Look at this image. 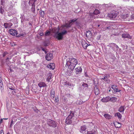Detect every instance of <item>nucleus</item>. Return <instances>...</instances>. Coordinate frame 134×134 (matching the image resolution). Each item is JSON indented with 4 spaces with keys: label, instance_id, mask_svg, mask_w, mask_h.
<instances>
[{
    "label": "nucleus",
    "instance_id": "nucleus-44",
    "mask_svg": "<svg viewBox=\"0 0 134 134\" xmlns=\"http://www.w3.org/2000/svg\"><path fill=\"white\" fill-rule=\"evenodd\" d=\"M117 87V86L114 85H112L111 86V88H112L113 90L115 89V88H116Z\"/></svg>",
    "mask_w": 134,
    "mask_h": 134
},
{
    "label": "nucleus",
    "instance_id": "nucleus-16",
    "mask_svg": "<svg viewBox=\"0 0 134 134\" xmlns=\"http://www.w3.org/2000/svg\"><path fill=\"white\" fill-rule=\"evenodd\" d=\"M110 97L108 96L106 97H103L101 99V101L104 102H107L109 101Z\"/></svg>",
    "mask_w": 134,
    "mask_h": 134
},
{
    "label": "nucleus",
    "instance_id": "nucleus-43",
    "mask_svg": "<svg viewBox=\"0 0 134 134\" xmlns=\"http://www.w3.org/2000/svg\"><path fill=\"white\" fill-rule=\"evenodd\" d=\"M52 76V75L51 74H50V75H49V76L47 79V81H50V80H51V77Z\"/></svg>",
    "mask_w": 134,
    "mask_h": 134
},
{
    "label": "nucleus",
    "instance_id": "nucleus-21",
    "mask_svg": "<svg viewBox=\"0 0 134 134\" xmlns=\"http://www.w3.org/2000/svg\"><path fill=\"white\" fill-rule=\"evenodd\" d=\"M114 125L115 127L116 128H120L121 126V125L120 123L117 122H116L114 123Z\"/></svg>",
    "mask_w": 134,
    "mask_h": 134
},
{
    "label": "nucleus",
    "instance_id": "nucleus-64",
    "mask_svg": "<svg viewBox=\"0 0 134 134\" xmlns=\"http://www.w3.org/2000/svg\"><path fill=\"white\" fill-rule=\"evenodd\" d=\"M31 1H30V0L29 1V4L30 5V4H32V3H31L30 2Z\"/></svg>",
    "mask_w": 134,
    "mask_h": 134
},
{
    "label": "nucleus",
    "instance_id": "nucleus-31",
    "mask_svg": "<svg viewBox=\"0 0 134 134\" xmlns=\"http://www.w3.org/2000/svg\"><path fill=\"white\" fill-rule=\"evenodd\" d=\"M75 22V24L77 26V27L79 29H80L81 28V26H80V24L79 22H78L77 21V20Z\"/></svg>",
    "mask_w": 134,
    "mask_h": 134
},
{
    "label": "nucleus",
    "instance_id": "nucleus-18",
    "mask_svg": "<svg viewBox=\"0 0 134 134\" xmlns=\"http://www.w3.org/2000/svg\"><path fill=\"white\" fill-rule=\"evenodd\" d=\"M122 36L124 38H127L129 39L131 38L132 37L128 34H122Z\"/></svg>",
    "mask_w": 134,
    "mask_h": 134
},
{
    "label": "nucleus",
    "instance_id": "nucleus-7",
    "mask_svg": "<svg viewBox=\"0 0 134 134\" xmlns=\"http://www.w3.org/2000/svg\"><path fill=\"white\" fill-rule=\"evenodd\" d=\"M107 46L111 48V49L114 51H115V48L117 49V50H118L119 48L118 46L116 44L114 43H110Z\"/></svg>",
    "mask_w": 134,
    "mask_h": 134
},
{
    "label": "nucleus",
    "instance_id": "nucleus-46",
    "mask_svg": "<svg viewBox=\"0 0 134 134\" xmlns=\"http://www.w3.org/2000/svg\"><path fill=\"white\" fill-rule=\"evenodd\" d=\"M54 101L55 102H58L59 101V98H58V97H56L55 98V100Z\"/></svg>",
    "mask_w": 134,
    "mask_h": 134
},
{
    "label": "nucleus",
    "instance_id": "nucleus-23",
    "mask_svg": "<svg viewBox=\"0 0 134 134\" xmlns=\"http://www.w3.org/2000/svg\"><path fill=\"white\" fill-rule=\"evenodd\" d=\"M96 131L94 129H92L91 130L90 129L89 131H87V134H95Z\"/></svg>",
    "mask_w": 134,
    "mask_h": 134
},
{
    "label": "nucleus",
    "instance_id": "nucleus-49",
    "mask_svg": "<svg viewBox=\"0 0 134 134\" xmlns=\"http://www.w3.org/2000/svg\"><path fill=\"white\" fill-rule=\"evenodd\" d=\"M48 42H46V41H45L44 42V46H47L48 45Z\"/></svg>",
    "mask_w": 134,
    "mask_h": 134
},
{
    "label": "nucleus",
    "instance_id": "nucleus-33",
    "mask_svg": "<svg viewBox=\"0 0 134 134\" xmlns=\"http://www.w3.org/2000/svg\"><path fill=\"white\" fill-rule=\"evenodd\" d=\"M98 80L97 78H95L94 80V83L95 85H97L98 84Z\"/></svg>",
    "mask_w": 134,
    "mask_h": 134
},
{
    "label": "nucleus",
    "instance_id": "nucleus-34",
    "mask_svg": "<svg viewBox=\"0 0 134 134\" xmlns=\"http://www.w3.org/2000/svg\"><path fill=\"white\" fill-rule=\"evenodd\" d=\"M2 79H1L0 78V87H1V90H3V82L1 81Z\"/></svg>",
    "mask_w": 134,
    "mask_h": 134
},
{
    "label": "nucleus",
    "instance_id": "nucleus-6",
    "mask_svg": "<svg viewBox=\"0 0 134 134\" xmlns=\"http://www.w3.org/2000/svg\"><path fill=\"white\" fill-rule=\"evenodd\" d=\"M27 1H23V3L22 4V7L23 9L24 12H27V7L28 6L27 5Z\"/></svg>",
    "mask_w": 134,
    "mask_h": 134
},
{
    "label": "nucleus",
    "instance_id": "nucleus-38",
    "mask_svg": "<svg viewBox=\"0 0 134 134\" xmlns=\"http://www.w3.org/2000/svg\"><path fill=\"white\" fill-rule=\"evenodd\" d=\"M24 34H23V33H20V34H19L18 33V34L16 35V37H20L21 36L23 37L24 36Z\"/></svg>",
    "mask_w": 134,
    "mask_h": 134
},
{
    "label": "nucleus",
    "instance_id": "nucleus-2",
    "mask_svg": "<svg viewBox=\"0 0 134 134\" xmlns=\"http://www.w3.org/2000/svg\"><path fill=\"white\" fill-rule=\"evenodd\" d=\"M67 33V31L65 30H64L63 31L59 32L58 30H57V32H56L54 35V37L59 40H62L63 37V36Z\"/></svg>",
    "mask_w": 134,
    "mask_h": 134
},
{
    "label": "nucleus",
    "instance_id": "nucleus-30",
    "mask_svg": "<svg viewBox=\"0 0 134 134\" xmlns=\"http://www.w3.org/2000/svg\"><path fill=\"white\" fill-rule=\"evenodd\" d=\"M124 110V107L123 106H121V107L119 108L118 109V111L121 113L122 112H123Z\"/></svg>",
    "mask_w": 134,
    "mask_h": 134
},
{
    "label": "nucleus",
    "instance_id": "nucleus-61",
    "mask_svg": "<svg viewBox=\"0 0 134 134\" xmlns=\"http://www.w3.org/2000/svg\"><path fill=\"white\" fill-rule=\"evenodd\" d=\"M3 119H1V120H0V124H1V123H2L3 122Z\"/></svg>",
    "mask_w": 134,
    "mask_h": 134
},
{
    "label": "nucleus",
    "instance_id": "nucleus-27",
    "mask_svg": "<svg viewBox=\"0 0 134 134\" xmlns=\"http://www.w3.org/2000/svg\"><path fill=\"white\" fill-rule=\"evenodd\" d=\"M51 96L53 97V98H54L55 97V92L53 89H52L51 92Z\"/></svg>",
    "mask_w": 134,
    "mask_h": 134
},
{
    "label": "nucleus",
    "instance_id": "nucleus-47",
    "mask_svg": "<svg viewBox=\"0 0 134 134\" xmlns=\"http://www.w3.org/2000/svg\"><path fill=\"white\" fill-rule=\"evenodd\" d=\"M67 31V32H74V30L72 28L71 29H70L69 30H68Z\"/></svg>",
    "mask_w": 134,
    "mask_h": 134
},
{
    "label": "nucleus",
    "instance_id": "nucleus-40",
    "mask_svg": "<svg viewBox=\"0 0 134 134\" xmlns=\"http://www.w3.org/2000/svg\"><path fill=\"white\" fill-rule=\"evenodd\" d=\"M4 26L5 27L6 29L8 28V27L9 26L8 23H4Z\"/></svg>",
    "mask_w": 134,
    "mask_h": 134
},
{
    "label": "nucleus",
    "instance_id": "nucleus-39",
    "mask_svg": "<svg viewBox=\"0 0 134 134\" xmlns=\"http://www.w3.org/2000/svg\"><path fill=\"white\" fill-rule=\"evenodd\" d=\"M33 110L37 113H38V109L36 108V107H33L32 108Z\"/></svg>",
    "mask_w": 134,
    "mask_h": 134
},
{
    "label": "nucleus",
    "instance_id": "nucleus-9",
    "mask_svg": "<svg viewBox=\"0 0 134 134\" xmlns=\"http://www.w3.org/2000/svg\"><path fill=\"white\" fill-rule=\"evenodd\" d=\"M52 54L51 53H48L46 54V55L45 56V58L46 60L48 61H49L52 58Z\"/></svg>",
    "mask_w": 134,
    "mask_h": 134
},
{
    "label": "nucleus",
    "instance_id": "nucleus-29",
    "mask_svg": "<svg viewBox=\"0 0 134 134\" xmlns=\"http://www.w3.org/2000/svg\"><path fill=\"white\" fill-rule=\"evenodd\" d=\"M45 13L44 11L42 10H40V14L41 17L42 18H44Z\"/></svg>",
    "mask_w": 134,
    "mask_h": 134
},
{
    "label": "nucleus",
    "instance_id": "nucleus-56",
    "mask_svg": "<svg viewBox=\"0 0 134 134\" xmlns=\"http://www.w3.org/2000/svg\"><path fill=\"white\" fill-rule=\"evenodd\" d=\"M59 29H54V32H57V30H58V31H59Z\"/></svg>",
    "mask_w": 134,
    "mask_h": 134
},
{
    "label": "nucleus",
    "instance_id": "nucleus-26",
    "mask_svg": "<svg viewBox=\"0 0 134 134\" xmlns=\"http://www.w3.org/2000/svg\"><path fill=\"white\" fill-rule=\"evenodd\" d=\"M117 99V98L114 97H112L111 98H110V97L109 99V101H110L113 102H114L116 101Z\"/></svg>",
    "mask_w": 134,
    "mask_h": 134
},
{
    "label": "nucleus",
    "instance_id": "nucleus-12",
    "mask_svg": "<svg viewBox=\"0 0 134 134\" xmlns=\"http://www.w3.org/2000/svg\"><path fill=\"white\" fill-rule=\"evenodd\" d=\"M75 70H76V74H79L82 72V69L79 66L75 68Z\"/></svg>",
    "mask_w": 134,
    "mask_h": 134
},
{
    "label": "nucleus",
    "instance_id": "nucleus-5",
    "mask_svg": "<svg viewBox=\"0 0 134 134\" xmlns=\"http://www.w3.org/2000/svg\"><path fill=\"white\" fill-rule=\"evenodd\" d=\"M118 13L115 11L111 12L108 14L107 16L110 18L114 19L115 18L117 15Z\"/></svg>",
    "mask_w": 134,
    "mask_h": 134
},
{
    "label": "nucleus",
    "instance_id": "nucleus-35",
    "mask_svg": "<svg viewBox=\"0 0 134 134\" xmlns=\"http://www.w3.org/2000/svg\"><path fill=\"white\" fill-rule=\"evenodd\" d=\"M99 11L97 9H96L94 12L93 13L95 15H97L99 13Z\"/></svg>",
    "mask_w": 134,
    "mask_h": 134
},
{
    "label": "nucleus",
    "instance_id": "nucleus-25",
    "mask_svg": "<svg viewBox=\"0 0 134 134\" xmlns=\"http://www.w3.org/2000/svg\"><path fill=\"white\" fill-rule=\"evenodd\" d=\"M115 116H117L119 119H121L122 117V115L119 112H118L115 114Z\"/></svg>",
    "mask_w": 134,
    "mask_h": 134
},
{
    "label": "nucleus",
    "instance_id": "nucleus-41",
    "mask_svg": "<svg viewBox=\"0 0 134 134\" xmlns=\"http://www.w3.org/2000/svg\"><path fill=\"white\" fill-rule=\"evenodd\" d=\"M105 6L107 7H111L112 6L110 4H105Z\"/></svg>",
    "mask_w": 134,
    "mask_h": 134
},
{
    "label": "nucleus",
    "instance_id": "nucleus-11",
    "mask_svg": "<svg viewBox=\"0 0 134 134\" xmlns=\"http://www.w3.org/2000/svg\"><path fill=\"white\" fill-rule=\"evenodd\" d=\"M35 3L34 2L32 4V7L31 8V12L34 13L33 14V15H34V16H36V14L35 12Z\"/></svg>",
    "mask_w": 134,
    "mask_h": 134
},
{
    "label": "nucleus",
    "instance_id": "nucleus-17",
    "mask_svg": "<svg viewBox=\"0 0 134 134\" xmlns=\"http://www.w3.org/2000/svg\"><path fill=\"white\" fill-rule=\"evenodd\" d=\"M71 119L70 118H69V117H68L65 120V123L66 124H71L72 123V121Z\"/></svg>",
    "mask_w": 134,
    "mask_h": 134
},
{
    "label": "nucleus",
    "instance_id": "nucleus-15",
    "mask_svg": "<svg viewBox=\"0 0 134 134\" xmlns=\"http://www.w3.org/2000/svg\"><path fill=\"white\" fill-rule=\"evenodd\" d=\"M86 37L88 38H91L92 37V33L90 31H88L86 32Z\"/></svg>",
    "mask_w": 134,
    "mask_h": 134
},
{
    "label": "nucleus",
    "instance_id": "nucleus-62",
    "mask_svg": "<svg viewBox=\"0 0 134 134\" xmlns=\"http://www.w3.org/2000/svg\"><path fill=\"white\" fill-rule=\"evenodd\" d=\"M111 26H109L108 27H106V29H110L111 28Z\"/></svg>",
    "mask_w": 134,
    "mask_h": 134
},
{
    "label": "nucleus",
    "instance_id": "nucleus-24",
    "mask_svg": "<svg viewBox=\"0 0 134 134\" xmlns=\"http://www.w3.org/2000/svg\"><path fill=\"white\" fill-rule=\"evenodd\" d=\"M82 46L85 49H86L87 47L89 46L90 45V44L88 45L85 42H83L82 44Z\"/></svg>",
    "mask_w": 134,
    "mask_h": 134
},
{
    "label": "nucleus",
    "instance_id": "nucleus-10",
    "mask_svg": "<svg viewBox=\"0 0 134 134\" xmlns=\"http://www.w3.org/2000/svg\"><path fill=\"white\" fill-rule=\"evenodd\" d=\"M87 126L86 125H83L81 126L80 129V132L81 133H85L86 134V131H85L87 129Z\"/></svg>",
    "mask_w": 134,
    "mask_h": 134
},
{
    "label": "nucleus",
    "instance_id": "nucleus-50",
    "mask_svg": "<svg viewBox=\"0 0 134 134\" xmlns=\"http://www.w3.org/2000/svg\"><path fill=\"white\" fill-rule=\"evenodd\" d=\"M4 10L3 9H0V12L1 14H3L4 12Z\"/></svg>",
    "mask_w": 134,
    "mask_h": 134
},
{
    "label": "nucleus",
    "instance_id": "nucleus-37",
    "mask_svg": "<svg viewBox=\"0 0 134 134\" xmlns=\"http://www.w3.org/2000/svg\"><path fill=\"white\" fill-rule=\"evenodd\" d=\"M120 91H121L120 90H119L118 88H116L114 90L113 92L114 93H115L116 92H119Z\"/></svg>",
    "mask_w": 134,
    "mask_h": 134
},
{
    "label": "nucleus",
    "instance_id": "nucleus-1",
    "mask_svg": "<svg viewBox=\"0 0 134 134\" xmlns=\"http://www.w3.org/2000/svg\"><path fill=\"white\" fill-rule=\"evenodd\" d=\"M78 63L77 60L73 58H70L68 60H66V66H68L69 69L70 70V73L72 72L76 65Z\"/></svg>",
    "mask_w": 134,
    "mask_h": 134
},
{
    "label": "nucleus",
    "instance_id": "nucleus-52",
    "mask_svg": "<svg viewBox=\"0 0 134 134\" xmlns=\"http://www.w3.org/2000/svg\"><path fill=\"white\" fill-rule=\"evenodd\" d=\"M65 85H68V86H70V83H69V82H65Z\"/></svg>",
    "mask_w": 134,
    "mask_h": 134
},
{
    "label": "nucleus",
    "instance_id": "nucleus-48",
    "mask_svg": "<svg viewBox=\"0 0 134 134\" xmlns=\"http://www.w3.org/2000/svg\"><path fill=\"white\" fill-rule=\"evenodd\" d=\"M12 65H11L10 67L8 68V70H10V72H12L14 71L11 69V66H12Z\"/></svg>",
    "mask_w": 134,
    "mask_h": 134
},
{
    "label": "nucleus",
    "instance_id": "nucleus-20",
    "mask_svg": "<svg viewBox=\"0 0 134 134\" xmlns=\"http://www.w3.org/2000/svg\"><path fill=\"white\" fill-rule=\"evenodd\" d=\"M47 67L48 68L53 70L55 68L54 65V63H50L49 64L47 65Z\"/></svg>",
    "mask_w": 134,
    "mask_h": 134
},
{
    "label": "nucleus",
    "instance_id": "nucleus-63",
    "mask_svg": "<svg viewBox=\"0 0 134 134\" xmlns=\"http://www.w3.org/2000/svg\"><path fill=\"white\" fill-rule=\"evenodd\" d=\"M30 1H33L35 3V2L37 0H30Z\"/></svg>",
    "mask_w": 134,
    "mask_h": 134
},
{
    "label": "nucleus",
    "instance_id": "nucleus-13",
    "mask_svg": "<svg viewBox=\"0 0 134 134\" xmlns=\"http://www.w3.org/2000/svg\"><path fill=\"white\" fill-rule=\"evenodd\" d=\"M94 92L96 95H98L100 93L99 90L97 86V85H95L94 88Z\"/></svg>",
    "mask_w": 134,
    "mask_h": 134
},
{
    "label": "nucleus",
    "instance_id": "nucleus-14",
    "mask_svg": "<svg viewBox=\"0 0 134 134\" xmlns=\"http://www.w3.org/2000/svg\"><path fill=\"white\" fill-rule=\"evenodd\" d=\"M109 77V75L106 76L104 77V78H102V79H103L107 83H109L110 82V80L108 79Z\"/></svg>",
    "mask_w": 134,
    "mask_h": 134
},
{
    "label": "nucleus",
    "instance_id": "nucleus-55",
    "mask_svg": "<svg viewBox=\"0 0 134 134\" xmlns=\"http://www.w3.org/2000/svg\"><path fill=\"white\" fill-rule=\"evenodd\" d=\"M131 18H132V20H134V14H133L131 16Z\"/></svg>",
    "mask_w": 134,
    "mask_h": 134
},
{
    "label": "nucleus",
    "instance_id": "nucleus-32",
    "mask_svg": "<svg viewBox=\"0 0 134 134\" xmlns=\"http://www.w3.org/2000/svg\"><path fill=\"white\" fill-rule=\"evenodd\" d=\"M95 15L93 13H91L90 14L89 16L90 18H96L95 16Z\"/></svg>",
    "mask_w": 134,
    "mask_h": 134
},
{
    "label": "nucleus",
    "instance_id": "nucleus-59",
    "mask_svg": "<svg viewBox=\"0 0 134 134\" xmlns=\"http://www.w3.org/2000/svg\"><path fill=\"white\" fill-rule=\"evenodd\" d=\"M1 4H2L3 5V0H1Z\"/></svg>",
    "mask_w": 134,
    "mask_h": 134
},
{
    "label": "nucleus",
    "instance_id": "nucleus-42",
    "mask_svg": "<svg viewBox=\"0 0 134 134\" xmlns=\"http://www.w3.org/2000/svg\"><path fill=\"white\" fill-rule=\"evenodd\" d=\"M82 86H83L84 87H88V84L87 83H83L82 84Z\"/></svg>",
    "mask_w": 134,
    "mask_h": 134
},
{
    "label": "nucleus",
    "instance_id": "nucleus-19",
    "mask_svg": "<svg viewBox=\"0 0 134 134\" xmlns=\"http://www.w3.org/2000/svg\"><path fill=\"white\" fill-rule=\"evenodd\" d=\"M38 86L40 87H45L47 86V85L45 83L43 82H40L38 84Z\"/></svg>",
    "mask_w": 134,
    "mask_h": 134
},
{
    "label": "nucleus",
    "instance_id": "nucleus-3",
    "mask_svg": "<svg viewBox=\"0 0 134 134\" xmlns=\"http://www.w3.org/2000/svg\"><path fill=\"white\" fill-rule=\"evenodd\" d=\"M78 19L75 18L74 19L69 20L67 23H65L64 24L62 25V27L63 28L66 27V29L69 28L71 27L73 23L75 22Z\"/></svg>",
    "mask_w": 134,
    "mask_h": 134
},
{
    "label": "nucleus",
    "instance_id": "nucleus-4",
    "mask_svg": "<svg viewBox=\"0 0 134 134\" xmlns=\"http://www.w3.org/2000/svg\"><path fill=\"white\" fill-rule=\"evenodd\" d=\"M47 124L50 127L55 128L57 126V123L54 121L49 119L47 121Z\"/></svg>",
    "mask_w": 134,
    "mask_h": 134
},
{
    "label": "nucleus",
    "instance_id": "nucleus-58",
    "mask_svg": "<svg viewBox=\"0 0 134 134\" xmlns=\"http://www.w3.org/2000/svg\"><path fill=\"white\" fill-rule=\"evenodd\" d=\"M13 123V120H12L11 121V122L10 124V127H11L12 126Z\"/></svg>",
    "mask_w": 134,
    "mask_h": 134
},
{
    "label": "nucleus",
    "instance_id": "nucleus-22",
    "mask_svg": "<svg viewBox=\"0 0 134 134\" xmlns=\"http://www.w3.org/2000/svg\"><path fill=\"white\" fill-rule=\"evenodd\" d=\"M104 116L105 118L108 120L112 118V116L108 114H104Z\"/></svg>",
    "mask_w": 134,
    "mask_h": 134
},
{
    "label": "nucleus",
    "instance_id": "nucleus-60",
    "mask_svg": "<svg viewBox=\"0 0 134 134\" xmlns=\"http://www.w3.org/2000/svg\"><path fill=\"white\" fill-rule=\"evenodd\" d=\"M44 35L43 33H41L40 34V35L41 36H43Z\"/></svg>",
    "mask_w": 134,
    "mask_h": 134
},
{
    "label": "nucleus",
    "instance_id": "nucleus-54",
    "mask_svg": "<svg viewBox=\"0 0 134 134\" xmlns=\"http://www.w3.org/2000/svg\"><path fill=\"white\" fill-rule=\"evenodd\" d=\"M83 103H84V102H83V101H82L81 100V101H80L79 102V103L77 104H81Z\"/></svg>",
    "mask_w": 134,
    "mask_h": 134
},
{
    "label": "nucleus",
    "instance_id": "nucleus-28",
    "mask_svg": "<svg viewBox=\"0 0 134 134\" xmlns=\"http://www.w3.org/2000/svg\"><path fill=\"white\" fill-rule=\"evenodd\" d=\"M74 111H70V113L68 117H69V118H70L71 119H72V118L74 116Z\"/></svg>",
    "mask_w": 134,
    "mask_h": 134
},
{
    "label": "nucleus",
    "instance_id": "nucleus-45",
    "mask_svg": "<svg viewBox=\"0 0 134 134\" xmlns=\"http://www.w3.org/2000/svg\"><path fill=\"white\" fill-rule=\"evenodd\" d=\"M8 53L7 52H3V57H4Z\"/></svg>",
    "mask_w": 134,
    "mask_h": 134
},
{
    "label": "nucleus",
    "instance_id": "nucleus-8",
    "mask_svg": "<svg viewBox=\"0 0 134 134\" xmlns=\"http://www.w3.org/2000/svg\"><path fill=\"white\" fill-rule=\"evenodd\" d=\"M9 32L11 35L16 37V35L18 34L17 31L15 30L10 29L9 30Z\"/></svg>",
    "mask_w": 134,
    "mask_h": 134
},
{
    "label": "nucleus",
    "instance_id": "nucleus-53",
    "mask_svg": "<svg viewBox=\"0 0 134 134\" xmlns=\"http://www.w3.org/2000/svg\"><path fill=\"white\" fill-rule=\"evenodd\" d=\"M41 48L42 50L44 51L46 53V51L45 50V49L43 48L42 47H41Z\"/></svg>",
    "mask_w": 134,
    "mask_h": 134
},
{
    "label": "nucleus",
    "instance_id": "nucleus-51",
    "mask_svg": "<svg viewBox=\"0 0 134 134\" xmlns=\"http://www.w3.org/2000/svg\"><path fill=\"white\" fill-rule=\"evenodd\" d=\"M101 36L100 35H98L97 38V40H100V38L101 37Z\"/></svg>",
    "mask_w": 134,
    "mask_h": 134
},
{
    "label": "nucleus",
    "instance_id": "nucleus-57",
    "mask_svg": "<svg viewBox=\"0 0 134 134\" xmlns=\"http://www.w3.org/2000/svg\"><path fill=\"white\" fill-rule=\"evenodd\" d=\"M1 134H4V133L3 132V130H1Z\"/></svg>",
    "mask_w": 134,
    "mask_h": 134
},
{
    "label": "nucleus",
    "instance_id": "nucleus-36",
    "mask_svg": "<svg viewBox=\"0 0 134 134\" xmlns=\"http://www.w3.org/2000/svg\"><path fill=\"white\" fill-rule=\"evenodd\" d=\"M50 34L51 32L50 31L47 30L45 32V35L46 36H48L50 35Z\"/></svg>",
    "mask_w": 134,
    "mask_h": 134
}]
</instances>
